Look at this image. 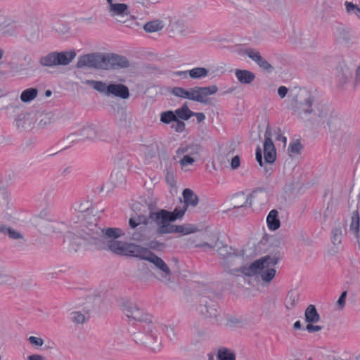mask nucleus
<instances>
[{
	"label": "nucleus",
	"instance_id": "a878e982",
	"mask_svg": "<svg viewBox=\"0 0 360 360\" xmlns=\"http://www.w3.org/2000/svg\"><path fill=\"white\" fill-rule=\"evenodd\" d=\"M78 131L82 140L96 138V126L94 124L84 126Z\"/></svg>",
	"mask_w": 360,
	"mask_h": 360
},
{
	"label": "nucleus",
	"instance_id": "e2e57ef3",
	"mask_svg": "<svg viewBox=\"0 0 360 360\" xmlns=\"http://www.w3.org/2000/svg\"><path fill=\"white\" fill-rule=\"evenodd\" d=\"M240 158L239 155L234 156L231 162V167L233 169H236L240 167Z\"/></svg>",
	"mask_w": 360,
	"mask_h": 360
},
{
	"label": "nucleus",
	"instance_id": "4d7b16f0",
	"mask_svg": "<svg viewBox=\"0 0 360 360\" xmlns=\"http://www.w3.org/2000/svg\"><path fill=\"white\" fill-rule=\"evenodd\" d=\"M276 135V139L278 141H281L283 143V147H285L287 143V139L285 136L282 135L281 130L280 128H277L274 131Z\"/></svg>",
	"mask_w": 360,
	"mask_h": 360
},
{
	"label": "nucleus",
	"instance_id": "6e6552de",
	"mask_svg": "<svg viewBox=\"0 0 360 360\" xmlns=\"http://www.w3.org/2000/svg\"><path fill=\"white\" fill-rule=\"evenodd\" d=\"M76 56L74 50L68 51H53L39 58V63L44 67H55L57 65H68Z\"/></svg>",
	"mask_w": 360,
	"mask_h": 360
},
{
	"label": "nucleus",
	"instance_id": "412c9836",
	"mask_svg": "<svg viewBox=\"0 0 360 360\" xmlns=\"http://www.w3.org/2000/svg\"><path fill=\"white\" fill-rule=\"evenodd\" d=\"M108 91V96L113 95L122 99L128 98L130 95L128 87L122 84H110Z\"/></svg>",
	"mask_w": 360,
	"mask_h": 360
},
{
	"label": "nucleus",
	"instance_id": "dca6fc26",
	"mask_svg": "<svg viewBox=\"0 0 360 360\" xmlns=\"http://www.w3.org/2000/svg\"><path fill=\"white\" fill-rule=\"evenodd\" d=\"M125 256L139 258L141 260L149 259V256L152 252L148 248L136 245L133 243H128Z\"/></svg>",
	"mask_w": 360,
	"mask_h": 360
},
{
	"label": "nucleus",
	"instance_id": "a19ab883",
	"mask_svg": "<svg viewBox=\"0 0 360 360\" xmlns=\"http://www.w3.org/2000/svg\"><path fill=\"white\" fill-rule=\"evenodd\" d=\"M217 360H236V354L229 349L221 347L217 352Z\"/></svg>",
	"mask_w": 360,
	"mask_h": 360
},
{
	"label": "nucleus",
	"instance_id": "052dcab7",
	"mask_svg": "<svg viewBox=\"0 0 360 360\" xmlns=\"http://www.w3.org/2000/svg\"><path fill=\"white\" fill-rule=\"evenodd\" d=\"M347 291H343L341 293V295L337 302V304H338L339 309H343L345 306V300H346V297H347Z\"/></svg>",
	"mask_w": 360,
	"mask_h": 360
},
{
	"label": "nucleus",
	"instance_id": "2eb2a0df",
	"mask_svg": "<svg viewBox=\"0 0 360 360\" xmlns=\"http://www.w3.org/2000/svg\"><path fill=\"white\" fill-rule=\"evenodd\" d=\"M106 70H117L129 67V60L123 56L115 53H105Z\"/></svg>",
	"mask_w": 360,
	"mask_h": 360
},
{
	"label": "nucleus",
	"instance_id": "f257e3e1",
	"mask_svg": "<svg viewBox=\"0 0 360 360\" xmlns=\"http://www.w3.org/2000/svg\"><path fill=\"white\" fill-rule=\"evenodd\" d=\"M296 112L302 120L318 118L319 121L326 122L336 144H346L350 138L349 128L340 116L332 108L323 102H318L314 97L306 89H300L299 93L294 97Z\"/></svg>",
	"mask_w": 360,
	"mask_h": 360
},
{
	"label": "nucleus",
	"instance_id": "37998d69",
	"mask_svg": "<svg viewBox=\"0 0 360 360\" xmlns=\"http://www.w3.org/2000/svg\"><path fill=\"white\" fill-rule=\"evenodd\" d=\"M176 118L175 112L171 110L165 111L160 114V121L165 124L174 122Z\"/></svg>",
	"mask_w": 360,
	"mask_h": 360
},
{
	"label": "nucleus",
	"instance_id": "39448f33",
	"mask_svg": "<svg viewBox=\"0 0 360 360\" xmlns=\"http://www.w3.org/2000/svg\"><path fill=\"white\" fill-rule=\"evenodd\" d=\"M283 257V252L281 250H276L269 255L255 260L248 266H241L238 271L248 277L259 274L263 281L269 283L276 275L274 266Z\"/></svg>",
	"mask_w": 360,
	"mask_h": 360
},
{
	"label": "nucleus",
	"instance_id": "9b49d317",
	"mask_svg": "<svg viewBox=\"0 0 360 360\" xmlns=\"http://www.w3.org/2000/svg\"><path fill=\"white\" fill-rule=\"evenodd\" d=\"M154 231L153 229L149 225V222L146 223L131 233V239L145 244L153 237Z\"/></svg>",
	"mask_w": 360,
	"mask_h": 360
},
{
	"label": "nucleus",
	"instance_id": "6e6d98bb",
	"mask_svg": "<svg viewBox=\"0 0 360 360\" xmlns=\"http://www.w3.org/2000/svg\"><path fill=\"white\" fill-rule=\"evenodd\" d=\"M273 143L272 141V132L269 124H267L265 133H264V143Z\"/></svg>",
	"mask_w": 360,
	"mask_h": 360
},
{
	"label": "nucleus",
	"instance_id": "393cba45",
	"mask_svg": "<svg viewBox=\"0 0 360 360\" xmlns=\"http://www.w3.org/2000/svg\"><path fill=\"white\" fill-rule=\"evenodd\" d=\"M266 223L269 229L271 231H276L280 227L281 222L277 210H272L269 212L266 217Z\"/></svg>",
	"mask_w": 360,
	"mask_h": 360
},
{
	"label": "nucleus",
	"instance_id": "603ef678",
	"mask_svg": "<svg viewBox=\"0 0 360 360\" xmlns=\"http://www.w3.org/2000/svg\"><path fill=\"white\" fill-rule=\"evenodd\" d=\"M185 127V123L183 121L179 120L178 118H176V120H175L171 126V127L176 132H182L184 131Z\"/></svg>",
	"mask_w": 360,
	"mask_h": 360
},
{
	"label": "nucleus",
	"instance_id": "7c9ffc66",
	"mask_svg": "<svg viewBox=\"0 0 360 360\" xmlns=\"http://www.w3.org/2000/svg\"><path fill=\"white\" fill-rule=\"evenodd\" d=\"M150 219L151 220L150 214L148 217L142 214H139L136 215V217H131L129 219V225L131 229H134L135 228L142 226L146 223H148Z\"/></svg>",
	"mask_w": 360,
	"mask_h": 360
},
{
	"label": "nucleus",
	"instance_id": "58836bf2",
	"mask_svg": "<svg viewBox=\"0 0 360 360\" xmlns=\"http://www.w3.org/2000/svg\"><path fill=\"white\" fill-rule=\"evenodd\" d=\"M350 231H352L356 238H359V214L357 210L352 213V221L349 226Z\"/></svg>",
	"mask_w": 360,
	"mask_h": 360
},
{
	"label": "nucleus",
	"instance_id": "49530a36",
	"mask_svg": "<svg viewBox=\"0 0 360 360\" xmlns=\"http://www.w3.org/2000/svg\"><path fill=\"white\" fill-rule=\"evenodd\" d=\"M71 315V320L77 324H82L89 319V317L86 318V316L80 311H73Z\"/></svg>",
	"mask_w": 360,
	"mask_h": 360
},
{
	"label": "nucleus",
	"instance_id": "c03bdc74",
	"mask_svg": "<svg viewBox=\"0 0 360 360\" xmlns=\"http://www.w3.org/2000/svg\"><path fill=\"white\" fill-rule=\"evenodd\" d=\"M345 9L346 12L348 14H354L359 19H360V8L356 5L354 4L352 2L350 1H345Z\"/></svg>",
	"mask_w": 360,
	"mask_h": 360
},
{
	"label": "nucleus",
	"instance_id": "f704fd0d",
	"mask_svg": "<svg viewBox=\"0 0 360 360\" xmlns=\"http://www.w3.org/2000/svg\"><path fill=\"white\" fill-rule=\"evenodd\" d=\"M0 233L8 235V237L11 239L16 240L23 238V236L21 233L6 225H0Z\"/></svg>",
	"mask_w": 360,
	"mask_h": 360
},
{
	"label": "nucleus",
	"instance_id": "09e8293b",
	"mask_svg": "<svg viewBox=\"0 0 360 360\" xmlns=\"http://www.w3.org/2000/svg\"><path fill=\"white\" fill-rule=\"evenodd\" d=\"M315 37L309 34H303L300 39V44L304 48L314 45Z\"/></svg>",
	"mask_w": 360,
	"mask_h": 360
},
{
	"label": "nucleus",
	"instance_id": "b1692460",
	"mask_svg": "<svg viewBox=\"0 0 360 360\" xmlns=\"http://www.w3.org/2000/svg\"><path fill=\"white\" fill-rule=\"evenodd\" d=\"M264 158L266 163L272 164L276 158V151L274 143H264Z\"/></svg>",
	"mask_w": 360,
	"mask_h": 360
},
{
	"label": "nucleus",
	"instance_id": "864d4df0",
	"mask_svg": "<svg viewBox=\"0 0 360 360\" xmlns=\"http://www.w3.org/2000/svg\"><path fill=\"white\" fill-rule=\"evenodd\" d=\"M163 328L166 335L171 340H175L176 339V334L174 327L165 326Z\"/></svg>",
	"mask_w": 360,
	"mask_h": 360
},
{
	"label": "nucleus",
	"instance_id": "bb28decb",
	"mask_svg": "<svg viewBox=\"0 0 360 360\" xmlns=\"http://www.w3.org/2000/svg\"><path fill=\"white\" fill-rule=\"evenodd\" d=\"M305 321L310 323H317L320 320V315L314 305H309L304 311Z\"/></svg>",
	"mask_w": 360,
	"mask_h": 360
},
{
	"label": "nucleus",
	"instance_id": "4be33fe9",
	"mask_svg": "<svg viewBox=\"0 0 360 360\" xmlns=\"http://www.w3.org/2000/svg\"><path fill=\"white\" fill-rule=\"evenodd\" d=\"M235 75L238 80L244 84H251L255 79V75L252 72L247 70L237 69L235 71Z\"/></svg>",
	"mask_w": 360,
	"mask_h": 360
},
{
	"label": "nucleus",
	"instance_id": "ea45409f",
	"mask_svg": "<svg viewBox=\"0 0 360 360\" xmlns=\"http://www.w3.org/2000/svg\"><path fill=\"white\" fill-rule=\"evenodd\" d=\"M15 123L16 127L20 131L28 130L31 124V121L29 118L26 117L23 114H20L15 119Z\"/></svg>",
	"mask_w": 360,
	"mask_h": 360
},
{
	"label": "nucleus",
	"instance_id": "c756f323",
	"mask_svg": "<svg viewBox=\"0 0 360 360\" xmlns=\"http://www.w3.org/2000/svg\"><path fill=\"white\" fill-rule=\"evenodd\" d=\"M85 84L91 86L97 91H98L101 94H103L105 96L108 95V85H107L106 83H105L102 81H96V80H92V79H88L85 82Z\"/></svg>",
	"mask_w": 360,
	"mask_h": 360
},
{
	"label": "nucleus",
	"instance_id": "473e14b6",
	"mask_svg": "<svg viewBox=\"0 0 360 360\" xmlns=\"http://www.w3.org/2000/svg\"><path fill=\"white\" fill-rule=\"evenodd\" d=\"M74 210L78 212H89V214H93L92 203L89 200H82L76 202L73 205Z\"/></svg>",
	"mask_w": 360,
	"mask_h": 360
},
{
	"label": "nucleus",
	"instance_id": "f3484780",
	"mask_svg": "<svg viewBox=\"0 0 360 360\" xmlns=\"http://www.w3.org/2000/svg\"><path fill=\"white\" fill-rule=\"evenodd\" d=\"M347 232L346 224L343 222H335L331 231V241L338 252V246L341 244L343 236Z\"/></svg>",
	"mask_w": 360,
	"mask_h": 360
},
{
	"label": "nucleus",
	"instance_id": "4c0bfd02",
	"mask_svg": "<svg viewBox=\"0 0 360 360\" xmlns=\"http://www.w3.org/2000/svg\"><path fill=\"white\" fill-rule=\"evenodd\" d=\"M114 161L119 167L125 168L129 164V155L125 152H119L115 155Z\"/></svg>",
	"mask_w": 360,
	"mask_h": 360
},
{
	"label": "nucleus",
	"instance_id": "e433bc0d",
	"mask_svg": "<svg viewBox=\"0 0 360 360\" xmlns=\"http://www.w3.org/2000/svg\"><path fill=\"white\" fill-rule=\"evenodd\" d=\"M38 94V90L36 88H29L24 90L20 95V100L23 103H29L34 100Z\"/></svg>",
	"mask_w": 360,
	"mask_h": 360
},
{
	"label": "nucleus",
	"instance_id": "de8ad7c7",
	"mask_svg": "<svg viewBox=\"0 0 360 360\" xmlns=\"http://www.w3.org/2000/svg\"><path fill=\"white\" fill-rule=\"evenodd\" d=\"M145 245H146L148 246V248L150 250H162L165 247V245L162 243H160L158 240H149V241L146 242L145 243Z\"/></svg>",
	"mask_w": 360,
	"mask_h": 360
},
{
	"label": "nucleus",
	"instance_id": "79ce46f5",
	"mask_svg": "<svg viewBox=\"0 0 360 360\" xmlns=\"http://www.w3.org/2000/svg\"><path fill=\"white\" fill-rule=\"evenodd\" d=\"M163 25L160 20H153L145 24L143 28L146 32H155L162 30Z\"/></svg>",
	"mask_w": 360,
	"mask_h": 360
},
{
	"label": "nucleus",
	"instance_id": "f8f14e48",
	"mask_svg": "<svg viewBox=\"0 0 360 360\" xmlns=\"http://www.w3.org/2000/svg\"><path fill=\"white\" fill-rule=\"evenodd\" d=\"M262 193V191H254L250 195H245L244 193H236L232 198L233 208H242L246 207H251L252 205V200L255 199L258 194Z\"/></svg>",
	"mask_w": 360,
	"mask_h": 360
},
{
	"label": "nucleus",
	"instance_id": "aec40b11",
	"mask_svg": "<svg viewBox=\"0 0 360 360\" xmlns=\"http://www.w3.org/2000/svg\"><path fill=\"white\" fill-rule=\"evenodd\" d=\"M336 79L340 86H343L352 77V72L345 62L340 63L336 68Z\"/></svg>",
	"mask_w": 360,
	"mask_h": 360
},
{
	"label": "nucleus",
	"instance_id": "774afa93",
	"mask_svg": "<svg viewBox=\"0 0 360 360\" xmlns=\"http://www.w3.org/2000/svg\"><path fill=\"white\" fill-rule=\"evenodd\" d=\"M262 5L267 7L269 9H271L274 8V0H258Z\"/></svg>",
	"mask_w": 360,
	"mask_h": 360
},
{
	"label": "nucleus",
	"instance_id": "3c124183",
	"mask_svg": "<svg viewBox=\"0 0 360 360\" xmlns=\"http://www.w3.org/2000/svg\"><path fill=\"white\" fill-rule=\"evenodd\" d=\"M302 149V146L300 141L297 140L290 143L288 147V152L299 154Z\"/></svg>",
	"mask_w": 360,
	"mask_h": 360
},
{
	"label": "nucleus",
	"instance_id": "680f3d73",
	"mask_svg": "<svg viewBox=\"0 0 360 360\" xmlns=\"http://www.w3.org/2000/svg\"><path fill=\"white\" fill-rule=\"evenodd\" d=\"M313 323H308L306 326V330L309 333L318 332L322 330L323 327L318 325H313Z\"/></svg>",
	"mask_w": 360,
	"mask_h": 360
},
{
	"label": "nucleus",
	"instance_id": "bf43d9fd",
	"mask_svg": "<svg viewBox=\"0 0 360 360\" xmlns=\"http://www.w3.org/2000/svg\"><path fill=\"white\" fill-rule=\"evenodd\" d=\"M194 162V159L189 155H184L180 160V164L183 167H186L192 165Z\"/></svg>",
	"mask_w": 360,
	"mask_h": 360
},
{
	"label": "nucleus",
	"instance_id": "423d86ee",
	"mask_svg": "<svg viewBox=\"0 0 360 360\" xmlns=\"http://www.w3.org/2000/svg\"><path fill=\"white\" fill-rule=\"evenodd\" d=\"M219 294L214 292L207 288L201 293L199 304V311L206 319L212 323L219 321V311L217 300L219 299Z\"/></svg>",
	"mask_w": 360,
	"mask_h": 360
},
{
	"label": "nucleus",
	"instance_id": "5fc2aeb1",
	"mask_svg": "<svg viewBox=\"0 0 360 360\" xmlns=\"http://www.w3.org/2000/svg\"><path fill=\"white\" fill-rule=\"evenodd\" d=\"M65 140L69 143H76L80 140H82V139L79 137V131H77L74 133L69 134Z\"/></svg>",
	"mask_w": 360,
	"mask_h": 360
},
{
	"label": "nucleus",
	"instance_id": "a18cd8bd",
	"mask_svg": "<svg viewBox=\"0 0 360 360\" xmlns=\"http://www.w3.org/2000/svg\"><path fill=\"white\" fill-rule=\"evenodd\" d=\"M190 149H195V152H200L202 148L198 144H193L191 146L181 145V146L177 149L176 153L178 155L188 153Z\"/></svg>",
	"mask_w": 360,
	"mask_h": 360
},
{
	"label": "nucleus",
	"instance_id": "4468645a",
	"mask_svg": "<svg viewBox=\"0 0 360 360\" xmlns=\"http://www.w3.org/2000/svg\"><path fill=\"white\" fill-rule=\"evenodd\" d=\"M213 249L220 255L225 262H229L233 257H240L243 255L238 252L236 249H233L231 246H228L224 244L222 240L219 238L216 240L214 244Z\"/></svg>",
	"mask_w": 360,
	"mask_h": 360
},
{
	"label": "nucleus",
	"instance_id": "ddd939ff",
	"mask_svg": "<svg viewBox=\"0 0 360 360\" xmlns=\"http://www.w3.org/2000/svg\"><path fill=\"white\" fill-rule=\"evenodd\" d=\"M39 229L46 235L62 233L67 229V225L63 221L56 220H42Z\"/></svg>",
	"mask_w": 360,
	"mask_h": 360
},
{
	"label": "nucleus",
	"instance_id": "20e7f679",
	"mask_svg": "<svg viewBox=\"0 0 360 360\" xmlns=\"http://www.w3.org/2000/svg\"><path fill=\"white\" fill-rule=\"evenodd\" d=\"M186 208L176 207L173 212L166 210H160L157 212L150 211V218L154 221L158 227L155 230V234L162 236L166 233H182L184 235L194 232L193 228L185 226L184 225H174L171 223L178 219H181L185 214Z\"/></svg>",
	"mask_w": 360,
	"mask_h": 360
},
{
	"label": "nucleus",
	"instance_id": "6ab92c4d",
	"mask_svg": "<svg viewBox=\"0 0 360 360\" xmlns=\"http://www.w3.org/2000/svg\"><path fill=\"white\" fill-rule=\"evenodd\" d=\"M218 91V87L216 85L209 86H198V94H196V102L204 104H208L210 100L208 96L215 94Z\"/></svg>",
	"mask_w": 360,
	"mask_h": 360
},
{
	"label": "nucleus",
	"instance_id": "69168bd1",
	"mask_svg": "<svg viewBox=\"0 0 360 360\" xmlns=\"http://www.w3.org/2000/svg\"><path fill=\"white\" fill-rule=\"evenodd\" d=\"M256 160L259 163L261 167H263V161H262V151L259 146H258L256 149Z\"/></svg>",
	"mask_w": 360,
	"mask_h": 360
},
{
	"label": "nucleus",
	"instance_id": "a211bd4d",
	"mask_svg": "<svg viewBox=\"0 0 360 360\" xmlns=\"http://www.w3.org/2000/svg\"><path fill=\"white\" fill-rule=\"evenodd\" d=\"M148 258L149 259H148L147 261L153 263L158 269L162 271L161 280L169 281L171 275V271L166 263L153 252L150 253Z\"/></svg>",
	"mask_w": 360,
	"mask_h": 360
},
{
	"label": "nucleus",
	"instance_id": "cd10ccee",
	"mask_svg": "<svg viewBox=\"0 0 360 360\" xmlns=\"http://www.w3.org/2000/svg\"><path fill=\"white\" fill-rule=\"evenodd\" d=\"M300 293L295 290H291L288 292L285 301V307L288 309L293 308L297 303Z\"/></svg>",
	"mask_w": 360,
	"mask_h": 360
},
{
	"label": "nucleus",
	"instance_id": "2f4dec72",
	"mask_svg": "<svg viewBox=\"0 0 360 360\" xmlns=\"http://www.w3.org/2000/svg\"><path fill=\"white\" fill-rule=\"evenodd\" d=\"M109 11L111 13V15H127L128 12V6L126 4H114L111 5V7L109 8Z\"/></svg>",
	"mask_w": 360,
	"mask_h": 360
},
{
	"label": "nucleus",
	"instance_id": "9d476101",
	"mask_svg": "<svg viewBox=\"0 0 360 360\" xmlns=\"http://www.w3.org/2000/svg\"><path fill=\"white\" fill-rule=\"evenodd\" d=\"M239 53L247 55L264 71L270 73L274 70V67L261 56V53L254 49L249 48L244 50L241 49Z\"/></svg>",
	"mask_w": 360,
	"mask_h": 360
},
{
	"label": "nucleus",
	"instance_id": "72a5a7b5",
	"mask_svg": "<svg viewBox=\"0 0 360 360\" xmlns=\"http://www.w3.org/2000/svg\"><path fill=\"white\" fill-rule=\"evenodd\" d=\"M176 117L182 120H188L193 117L192 111L188 108L187 103L175 110Z\"/></svg>",
	"mask_w": 360,
	"mask_h": 360
},
{
	"label": "nucleus",
	"instance_id": "13d9d810",
	"mask_svg": "<svg viewBox=\"0 0 360 360\" xmlns=\"http://www.w3.org/2000/svg\"><path fill=\"white\" fill-rule=\"evenodd\" d=\"M28 340L30 342V344H32V345H34V346L40 347V346H42L44 344V340L41 338L30 336L28 338Z\"/></svg>",
	"mask_w": 360,
	"mask_h": 360
},
{
	"label": "nucleus",
	"instance_id": "0eeeda50",
	"mask_svg": "<svg viewBox=\"0 0 360 360\" xmlns=\"http://www.w3.org/2000/svg\"><path fill=\"white\" fill-rule=\"evenodd\" d=\"M333 35L335 44L349 49L356 44L355 33L349 26L336 22L333 27Z\"/></svg>",
	"mask_w": 360,
	"mask_h": 360
},
{
	"label": "nucleus",
	"instance_id": "0e129e2a",
	"mask_svg": "<svg viewBox=\"0 0 360 360\" xmlns=\"http://www.w3.org/2000/svg\"><path fill=\"white\" fill-rule=\"evenodd\" d=\"M198 91V86L192 88L188 91L187 99H190L194 101H196V94Z\"/></svg>",
	"mask_w": 360,
	"mask_h": 360
},
{
	"label": "nucleus",
	"instance_id": "1a4fd4ad",
	"mask_svg": "<svg viewBox=\"0 0 360 360\" xmlns=\"http://www.w3.org/2000/svg\"><path fill=\"white\" fill-rule=\"evenodd\" d=\"M76 66L77 68L106 70L105 53L95 52L81 56L78 58Z\"/></svg>",
	"mask_w": 360,
	"mask_h": 360
},
{
	"label": "nucleus",
	"instance_id": "5701e85b",
	"mask_svg": "<svg viewBox=\"0 0 360 360\" xmlns=\"http://www.w3.org/2000/svg\"><path fill=\"white\" fill-rule=\"evenodd\" d=\"M184 206L186 209L188 206L195 207L198 204V197L190 188H185L182 193Z\"/></svg>",
	"mask_w": 360,
	"mask_h": 360
},
{
	"label": "nucleus",
	"instance_id": "338daca9",
	"mask_svg": "<svg viewBox=\"0 0 360 360\" xmlns=\"http://www.w3.org/2000/svg\"><path fill=\"white\" fill-rule=\"evenodd\" d=\"M52 115H46L39 122V125L41 127H44L47 124L51 123V117Z\"/></svg>",
	"mask_w": 360,
	"mask_h": 360
},
{
	"label": "nucleus",
	"instance_id": "c9c22d12",
	"mask_svg": "<svg viewBox=\"0 0 360 360\" xmlns=\"http://www.w3.org/2000/svg\"><path fill=\"white\" fill-rule=\"evenodd\" d=\"M209 70L197 67L189 70V77L194 79H200L206 77L208 75Z\"/></svg>",
	"mask_w": 360,
	"mask_h": 360
},
{
	"label": "nucleus",
	"instance_id": "c85d7f7f",
	"mask_svg": "<svg viewBox=\"0 0 360 360\" xmlns=\"http://www.w3.org/2000/svg\"><path fill=\"white\" fill-rule=\"evenodd\" d=\"M96 138L106 141L108 138L111 137L112 129L108 124L96 126Z\"/></svg>",
	"mask_w": 360,
	"mask_h": 360
},
{
	"label": "nucleus",
	"instance_id": "8fccbe9b",
	"mask_svg": "<svg viewBox=\"0 0 360 360\" xmlns=\"http://www.w3.org/2000/svg\"><path fill=\"white\" fill-rule=\"evenodd\" d=\"M171 93L176 97L187 98L188 91L182 87H174Z\"/></svg>",
	"mask_w": 360,
	"mask_h": 360
},
{
	"label": "nucleus",
	"instance_id": "7ed1b4c3",
	"mask_svg": "<svg viewBox=\"0 0 360 360\" xmlns=\"http://www.w3.org/2000/svg\"><path fill=\"white\" fill-rule=\"evenodd\" d=\"M123 313L129 318L141 323L143 332H136L133 339L136 344H148L153 352H157L160 349L161 341L158 335V330L152 321L150 314L145 311L136 302L127 300L122 304Z\"/></svg>",
	"mask_w": 360,
	"mask_h": 360
},
{
	"label": "nucleus",
	"instance_id": "f03ea898",
	"mask_svg": "<svg viewBox=\"0 0 360 360\" xmlns=\"http://www.w3.org/2000/svg\"><path fill=\"white\" fill-rule=\"evenodd\" d=\"M124 235L119 228L98 227L91 223L88 226L83 222L76 229L70 238L71 250L77 252L87 245H94L98 250H110L118 255L126 254L128 243H123L117 239Z\"/></svg>",
	"mask_w": 360,
	"mask_h": 360
}]
</instances>
